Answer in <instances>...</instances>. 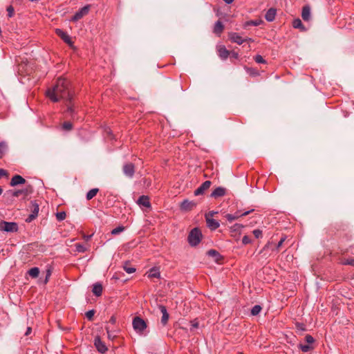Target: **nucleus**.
I'll return each mask as SVG.
<instances>
[{
    "label": "nucleus",
    "mask_w": 354,
    "mask_h": 354,
    "mask_svg": "<svg viewBox=\"0 0 354 354\" xmlns=\"http://www.w3.org/2000/svg\"><path fill=\"white\" fill-rule=\"evenodd\" d=\"M47 97L53 102H57L64 100L66 102L67 112L72 115L74 109L72 105L73 94L70 88V82L65 78L59 77L55 84L46 91Z\"/></svg>",
    "instance_id": "nucleus-1"
},
{
    "label": "nucleus",
    "mask_w": 354,
    "mask_h": 354,
    "mask_svg": "<svg viewBox=\"0 0 354 354\" xmlns=\"http://www.w3.org/2000/svg\"><path fill=\"white\" fill-rule=\"evenodd\" d=\"M203 234L201 230L198 227L193 228L189 233L187 236V241L190 246L196 247L201 241Z\"/></svg>",
    "instance_id": "nucleus-2"
},
{
    "label": "nucleus",
    "mask_w": 354,
    "mask_h": 354,
    "mask_svg": "<svg viewBox=\"0 0 354 354\" xmlns=\"http://www.w3.org/2000/svg\"><path fill=\"white\" fill-rule=\"evenodd\" d=\"M18 230V225L15 222H7L2 221L0 222V231L6 232H15Z\"/></svg>",
    "instance_id": "nucleus-3"
},
{
    "label": "nucleus",
    "mask_w": 354,
    "mask_h": 354,
    "mask_svg": "<svg viewBox=\"0 0 354 354\" xmlns=\"http://www.w3.org/2000/svg\"><path fill=\"white\" fill-rule=\"evenodd\" d=\"M133 327L138 333H142L147 328L146 322L140 317H136L133 319Z\"/></svg>",
    "instance_id": "nucleus-4"
},
{
    "label": "nucleus",
    "mask_w": 354,
    "mask_h": 354,
    "mask_svg": "<svg viewBox=\"0 0 354 354\" xmlns=\"http://www.w3.org/2000/svg\"><path fill=\"white\" fill-rule=\"evenodd\" d=\"M91 10V6L90 5H86L84 7H82L81 9H80L77 12H75V14L73 16L71 21H77L82 18H83L84 16L87 15Z\"/></svg>",
    "instance_id": "nucleus-5"
},
{
    "label": "nucleus",
    "mask_w": 354,
    "mask_h": 354,
    "mask_svg": "<svg viewBox=\"0 0 354 354\" xmlns=\"http://www.w3.org/2000/svg\"><path fill=\"white\" fill-rule=\"evenodd\" d=\"M39 210V204L35 201H32L30 206V211L31 214L26 218L27 222H31L33 221L37 216Z\"/></svg>",
    "instance_id": "nucleus-6"
},
{
    "label": "nucleus",
    "mask_w": 354,
    "mask_h": 354,
    "mask_svg": "<svg viewBox=\"0 0 354 354\" xmlns=\"http://www.w3.org/2000/svg\"><path fill=\"white\" fill-rule=\"evenodd\" d=\"M196 203L187 199L184 200L180 205V209L183 212H189L196 207Z\"/></svg>",
    "instance_id": "nucleus-7"
},
{
    "label": "nucleus",
    "mask_w": 354,
    "mask_h": 354,
    "mask_svg": "<svg viewBox=\"0 0 354 354\" xmlns=\"http://www.w3.org/2000/svg\"><path fill=\"white\" fill-rule=\"evenodd\" d=\"M208 257L213 259L214 262L217 264L225 263L223 257L215 250H209L207 252Z\"/></svg>",
    "instance_id": "nucleus-8"
},
{
    "label": "nucleus",
    "mask_w": 354,
    "mask_h": 354,
    "mask_svg": "<svg viewBox=\"0 0 354 354\" xmlns=\"http://www.w3.org/2000/svg\"><path fill=\"white\" fill-rule=\"evenodd\" d=\"M253 211H254L253 209H252L250 210H248V211H246V212H243V213H241L240 211H237L234 214H226L225 215V218H227V220L228 221L232 222V221H233L234 220L238 219L240 217L245 216L248 215L249 214H250Z\"/></svg>",
    "instance_id": "nucleus-9"
},
{
    "label": "nucleus",
    "mask_w": 354,
    "mask_h": 354,
    "mask_svg": "<svg viewBox=\"0 0 354 354\" xmlns=\"http://www.w3.org/2000/svg\"><path fill=\"white\" fill-rule=\"evenodd\" d=\"M94 344L97 348V350L101 353H104L107 351L108 348L104 344L103 342L100 339L99 337L95 338Z\"/></svg>",
    "instance_id": "nucleus-10"
},
{
    "label": "nucleus",
    "mask_w": 354,
    "mask_h": 354,
    "mask_svg": "<svg viewBox=\"0 0 354 354\" xmlns=\"http://www.w3.org/2000/svg\"><path fill=\"white\" fill-rule=\"evenodd\" d=\"M211 184H212V183L209 180L205 181L204 183H203L201 184V185L199 187H198L194 191V195L195 196H199V195L203 194L205 192V190H207V189L209 188Z\"/></svg>",
    "instance_id": "nucleus-11"
},
{
    "label": "nucleus",
    "mask_w": 354,
    "mask_h": 354,
    "mask_svg": "<svg viewBox=\"0 0 354 354\" xmlns=\"http://www.w3.org/2000/svg\"><path fill=\"white\" fill-rule=\"evenodd\" d=\"M123 171L128 177H133L135 173V167L133 163H127L123 167Z\"/></svg>",
    "instance_id": "nucleus-12"
},
{
    "label": "nucleus",
    "mask_w": 354,
    "mask_h": 354,
    "mask_svg": "<svg viewBox=\"0 0 354 354\" xmlns=\"http://www.w3.org/2000/svg\"><path fill=\"white\" fill-rule=\"evenodd\" d=\"M205 219L207 227L212 230L217 229L220 226L219 223L215 219L210 218L209 215H205Z\"/></svg>",
    "instance_id": "nucleus-13"
},
{
    "label": "nucleus",
    "mask_w": 354,
    "mask_h": 354,
    "mask_svg": "<svg viewBox=\"0 0 354 354\" xmlns=\"http://www.w3.org/2000/svg\"><path fill=\"white\" fill-rule=\"evenodd\" d=\"M55 32H56V34L59 37H60L65 43H66L69 45H72L71 39L70 36L66 32H65L64 31H63L62 30L59 29V28L56 29Z\"/></svg>",
    "instance_id": "nucleus-14"
},
{
    "label": "nucleus",
    "mask_w": 354,
    "mask_h": 354,
    "mask_svg": "<svg viewBox=\"0 0 354 354\" xmlns=\"http://www.w3.org/2000/svg\"><path fill=\"white\" fill-rule=\"evenodd\" d=\"M226 194V189L222 187H218L214 189L211 194V196L214 198H218L225 196Z\"/></svg>",
    "instance_id": "nucleus-15"
},
{
    "label": "nucleus",
    "mask_w": 354,
    "mask_h": 354,
    "mask_svg": "<svg viewBox=\"0 0 354 354\" xmlns=\"http://www.w3.org/2000/svg\"><path fill=\"white\" fill-rule=\"evenodd\" d=\"M229 38L230 39L234 42L236 43L237 44H242L247 39H243L238 33L236 32H231L229 34Z\"/></svg>",
    "instance_id": "nucleus-16"
},
{
    "label": "nucleus",
    "mask_w": 354,
    "mask_h": 354,
    "mask_svg": "<svg viewBox=\"0 0 354 354\" xmlns=\"http://www.w3.org/2000/svg\"><path fill=\"white\" fill-rule=\"evenodd\" d=\"M218 54L222 59H226L230 55V52L224 46H221L218 48Z\"/></svg>",
    "instance_id": "nucleus-17"
},
{
    "label": "nucleus",
    "mask_w": 354,
    "mask_h": 354,
    "mask_svg": "<svg viewBox=\"0 0 354 354\" xmlns=\"http://www.w3.org/2000/svg\"><path fill=\"white\" fill-rule=\"evenodd\" d=\"M138 204L139 205L145 207H150L151 203L149 201V198L147 196L142 195L139 197L138 200Z\"/></svg>",
    "instance_id": "nucleus-18"
},
{
    "label": "nucleus",
    "mask_w": 354,
    "mask_h": 354,
    "mask_svg": "<svg viewBox=\"0 0 354 354\" xmlns=\"http://www.w3.org/2000/svg\"><path fill=\"white\" fill-rule=\"evenodd\" d=\"M26 180L22 176L19 175H15L10 180V185L16 186L18 185L24 184Z\"/></svg>",
    "instance_id": "nucleus-19"
},
{
    "label": "nucleus",
    "mask_w": 354,
    "mask_h": 354,
    "mask_svg": "<svg viewBox=\"0 0 354 354\" xmlns=\"http://www.w3.org/2000/svg\"><path fill=\"white\" fill-rule=\"evenodd\" d=\"M301 17L306 21H308L310 20V8L309 6H305L303 7L302 12H301Z\"/></svg>",
    "instance_id": "nucleus-20"
},
{
    "label": "nucleus",
    "mask_w": 354,
    "mask_h": 354,
    "mask_svg": "<svg viewBox=\"0 0 354 354\" xmlns=\"http://www.w3.org/2000/svg\"><path fill=\"white\" fill-rule=\"evenodd\" d=\"M102 290L103 287L100 283H95L93 284L92 292L96 297L101 296L102 294Z\"/></svg>",
    "instance_id": "nucleus-21"
},
{
    "label": "nucleus",
    "mask_w": 354,
    "mask_h": 354,
    "mask_svg": "<svg viewBox=\"0 0 354 354\" xmlns=\"http://www.w3.org/2000/svg\"><path fill=\"white\" fill-rule=\"evenodd\" d=\"M160 312L162 314L161 323L165 326L167 324L169 319V314L167 311V308L164 306H160Z\"/></svg>",
    "instance_id": "nucleus-22"
},
{
    "label": "nucleus",
    "mask_w": 354,
    "mask_h": 354,
    "mask_svg": "<svg viewBox=\"0 0 354 354\" xmlns=\"http://www.w3.org/2000/svg\"><path fill=\"white\" fill-rule=\"evenodd\" d=\"M224 29V26L222 24L221 21H217L214 27V32L218 36H220V35L222 33Z\"/></svg>",
    "instance_id": "nucleus-23"
},
{
    "label": "nucleus",
    "mask_w": 354,
    "mask_h": 354,
    "mask_svg": "<svg viewBox=\"0 0 354 354\" xmlns=\"http://www.w3.org/2000/svg\"><path fill=\"white\" fill-rule=\"evenodd\" d=\"M277 11L274 8H270L266 13L265 18L268 21H272L275 19Z\"/></svg>",
    "instance_id": "nucleus-24"
},
{
    "label": "nucleus",
    "mask_w": 354,
    "mask_h": 354,
    "mask_svg": "<svg viewBox=\"0 0 354 354\" xmlns=\"http://www.w3.org/2000/svg\"><path fill=\"white\" fill-rule=\"evenodd\" d=\"M147 274L149 278H159L160 274L158 267H152L147 272Z\"/></svg>",
    "instance_id": "nucleus-25"
},
{
    "label": "nucleus",
    "mask_w": 354,
    "mask_h": 354,
    "mask_svg": "<svg viewBox=\"0 0 354 354\" xmlns=\"http://www.w3.org/2000/svg\"><path fill=\"white\" fill-rule=\"evenodd\" d=\"M28 194V189H21V190H17V191H8L7 192V194H9L14 197H19L21 194H24L25 196H27Z\"/></svg>",
    "instance_id": "nucleus-26"
},
{
    "label": "nucleus",
    "mask_w": 354,
    "mask_h": 354,
    "mask_svg": "<svg viewBox=\"0 0 354 354\" xmlns=\"http://www.w3.org/2000/svg\"><path fill=\"white\" fill-rule=\"evenodd\" d=\"M292 26L295 28L300 29L302 31H304L306 30L305 27L304 26L301 21L299 19H295L292 21Z\"/></svg>",
    "instance_id": "nucleus-27"
},
{
    "label": "nucleus",
    "mask_w": 354,
    "mask_h": 354,
    "mask_svg": "<svg viewBox=\"0 0 354 354\" xmlns=\"http://www.w3.org/2000/svg\"><path fill=\"white\" fill-rule=\"evenodd\" d=\"M98 192H99V189L98 188L91 189L86 194V199L88 201L91 200L93 198H94L96 196V194H97Z\"/></svg>",
    "instance_id": "nucleus-28"
},
{
    "label": "nucleus",
    "mask_w": 354,
    "mask_h": 354,
    "mask_svg": "<svg viewBox=\"0 0 354 354\" xmlns=\"http://www.w3.org/2000/svg\"><path fill=\"white\" fill-rule=\"evenodd\" d=\"M39 270L38 267H33L30 270L28 271V274L32 277V278H37L39 274Z\"/></svg>",
    "instance_id": "nucleus-29"
},
{
    "label": "nucleus",
    "mask_w": 354,
    "mask_h": 354,
    "mask_svg": "<svg viewBox=\"0 0 354 354\" xmlns=\"http://www.w3.org/2000/svg\"><path fill=\"white\" fill-rule=\"evenodd\" d=\"M7 150V145L4 142H0V158H1Z\"/></svg>",
    "instance_id": "nucleus-30"
},
{
    "label": "nucleus",
    "mask_w": 354,
    "mask_h": 354,
    "mask_svg": "<svg viewBox=\"0 0 354 354\" xmlns=\"http://www.w3.org/2000/svg\"><path fill=\"white\" fill-rule=\"evenodd\" d=\"M299 348L304 353L308 352L309 351L313 349V347L310 344H300L299 345Z\"/></svg>",
    "instance_id": "nucleus-31"
},
{
    "label": "nucleus",
    "mask_w": 354,
    "mask_h": 354,
    "mask_svg": "<svg viewBox=\"0 0 354 354\" xmlns=\"http://www.w3.org/2000/svg\"><path fill=\"white\" fill-rule=\"evenodd\" d=\"M243 227L244 226L242 224L235 223L231 227V231L239 233Z\"/></svg>",
    "instance_id": "nucleus-32"
},
{
    "label": "nucleus",
    "mask_w": 354,
    "mask_h": 354,
    "mask_svg": "<svg viewBox=\"0 0 354 354\" xmlns=\"http://www.w3.org/2000/svg\"><path fill=\"white\" fill-rule=\"evenodd\" d=\"M262 308L259 305H255L251 310V314L254 316L257 315L261 310Z\"/></svg>",
    "instance_id": "nucleus-33"
},
{
    "label": "nucleus",
    "mask_w": 354,
    "mask_h": 354,
    "mask_svg": "<svg viewBox=\"0 0 354 354\" xmlns=\"http://www.w3.org/2000/svg\"><path fill=\"white\" fill-rule=\"evenodd\" d=\"M124 230V227L123 226H118L111 230V234L112 235H117L120 233L122 232Z\"/></svg>",
    "instance_id": "nucleus-34"
},
{
    "label": "nucleus",
    "mask_w": 354,
    "mask_h": 354,
    "mask_svg": "<svg viewBox=\"0 0 354 354\" xmlns=\"http://www.w3.org/2000/svg\"><path fill=\"white\" fill-rule=\"evenodd\" d=\"M75 251L78 252H84L86 250V246L84 245L80 244V243L75 244Z\"/></svg>",
    "instance_id": "nucleus-35"
},
{
    "label": "nucleus",
    "mask_w": 354,
    "mask_h": 354,
    "mask_svg": "<svg viewBox=\"0 0 354 354\" xmlns=\"http://www.w3.org/2000/svg\"><path fill=\"white\" fill-rule=\"evenodd\" d=\"M52 274V269L50 267H49L48 269H46V276H45V279L44 281V284H46L49 280V278L50 277Z\"/></svg>",
    "instance_id": "nucleus-36"
},
{
    "label": "nucleus",
    "mask_w": 354,
    "mask_h": 354,
    "mask_svg": "<svg viewBox=\"0 0 354 354\" xmlns=\"http://www.w3.org/2000/svg\"><path fill=\"white\" fill-rule=\"evenodd\" d=\"M62 129L65 131H71L73 129V124L70 122H64L62 124Z\"/></svg>",
    "instance_id": "nucleus-37"
},
{
    "label": "nucleus",
    "mask_w": 354,
    "mask_h": 354,
    "mask_svg": "<svg viewBox=\"0 0 354 354\" xmlns=\"http://www.w3.org/2000/svg\"><path fill=\"white\" fill-rule=\"evenodd\" d=\"M66 216V214L65 212H59L56 214V218L59 221L64 220Z\"/></svg>",
    "instance_id": "nucleus-38"
},
{
    "label": "nucleus",
    "mask_w": 354,
    "mask_h": 354,
    "mask_svg": "<svg viewBox=\"0 0 354 354\" xmlns=\"http://www.w3.org/2000/svg\"><path fill=\"white\" fill-rule=\"evenodd\" d=\"M254 60L257 63L259 64H265L266 62L263 57L260 55H256L254 57Z\"/></svg>",
    "instance_id": "nucleus-39"
},
{
    "label": "nucleus",
    "mask_w": 354,
    "mask_h": 354,
    "mask_svg": "<svg viewBox=\"0 0 354 354\" xmlns=\"http://www.w3.org/2000/svg\"><path fill=\"white\" fill-rule=\"evenodd\" d=\"M95 314L94 310H90L86 313V317L88 320H92Z\"/></svg>",
    "instance_id": "nucleus-40"
},
{
    "label": "nucleus",
    "mask_w": 354,
    "mask_h": 354,
    "mask_svg": "<svg viewBox=\"0 0 354 354\" xmlns=\"http://www.w3.org/2000/svg\"><path fill=\"white\" fill-rule=\"evenodd\" d=\"M305 340L308 344H311L315 342V339L310 335H306L305 337Z\"/></svg>",
    "instance_id": "nucleus-41"
},
{
    "label": "nucleus",
    "mask_w": 354,
    "mask_h": 354,
    "mask_svg": "<svg viewBox=\"0 0 354 354\" xmlns=\"http://www.w3.org/2000/svg\"><path fill=\"white\" fill-rule=\"evenodd\" d=\"M7 12H8V16L9 17H12L15 14V10L14 8L12 6H9L7 8Z\"/></svg>",
    "instance_id": "nucleus-42"
},
{
    "label": "nucleus",
    "mask_w": 354,
    "mask_h": 354,
    "mask_svg": "<svg viewBox=\"0 0 354 354\" xmlns=\"http://www.w3.org/2000/svg\"><path fill=\"white\" fill-rule=\"evenodd\" d=\"M105 329H106L107 335H108V338L110 339H113L116 335L112 334L109 326H106Z\"/></svg>",
    "instance_id": "nucleus-43"
},
{
    "label": "nucleus",
    "mask_w": 354,
    "mask_h": 354,
    "mask_svg": "<svg viewBox=\"0 0 354 354\" xmlns=\"http://www.w3.org/2000/svg\"><path fill=\"white\" fill-rule=\"evenodd\" d=\"M253 234L257 239H259L262 236V231L259 229L254 230H253Z\"/></svg>",
    "instance_id": "nucleus-44"
},
{
    "label": "nucleus",
    "mask_w": 354,
    "mask_h": 354,
    "mask_svg": "<svg viewBox=\"0 0 354 354\" xmlns=\"http://www.w3.org/2000/svg\"><path fill=\"white\" fill-rule=\"evenodd\" d=\"M122 268L129 274L136 272V268L134 267H122Z\"/></svg>",
    "instance_id": "nucleus-45"
},
{
    "label": "nucleus",
    "mask_w": 354,
    "mask_h": 354,
    "mask_svg": "<svg viewBox=\"0 0 354 354\" xmlns=\"http://www.w3.org/2000/svg\"><path fill=\"white\" fill-rule=\"evenodd\" d=\"M286 240V236L284 237H282L280 241H279V243H277V246H276V248L277 250H279L280 249V248L281 247L283 243Z\"/></svg>",
    "instance_id": "nucleus-46"
},
{
    "label": "nucleus",
    "mask_w": 354,
    "mask_h": 354,
    "mask_svg": "<svg viewBox=\"0 0 354 354\" xmlns=\"http://www.w3.org/2000/svg\"><path fill=\"white\" fill-rule=\"evenodd\" d=\"M251 242L250 239L248 236H244L242 239V243L245 245L248 244Z\"/></svg>",
    "instance_id": "nucleus-47"
},
{
    "label": "nucleus",
    "mask_w": 354,
    "mask_h": 354,
    "mask_svg": "<svg viewBox=\"0 0 354 354\" xmlns=\"http://www.w3.org/2000/svg\"><path fill=\"white\" fill-rule=\"evenodd\" d=\"M344 266H354V259H347L344 263Z\"/></svg>",
    "instance_id": "nucleus-48"
},
{
    "label": "nucleus",
    "mask_w": 354,
    "mask_h": 354,
    "mask_svg": "<svg viewBox=\"0 0 354 354\" xmlns=\"http://www.w3.org/2000/svg\"><path fill=\"white\" fill-rule=\"evenodd\" d=\"M5 176H7V171L3 169H0V178Z\"/></svg>",
    "instance_id": "nucleus-49"
},
{
    "label": "nucleus",
    "mask_w": 354,
    "mask_h": 354,
    "mask_svg": "<svg viewBox=\"0 0 354 354\" xmlns=\"http://www.w3.org/2000/svg\"><path fill=\"white\" fill-rule=\"evenodd\" d=\"M296 326H297V329H299V330H306V328H305V327H304V324H299V323H297V324H296Z\"/></svg>",
    "instance_id": "nucleus-50"
},
{
    "label": "nucleus",
    "mask_w": 354,
    "mask_h": 354,
    "mask_svg": "<svg viewBox=\"0 0 354 354\" xmlns=\"http://www.w3.org/2000/svg\"><path fill=\"white\" fill-rule=\"evenodd\" d=\"M109 322L112 324H115L116 322V317L114 315L111 316L109 319Z\"/></svg>",
    "instance_id": "nucleus-51"
},
{
    "label": "nucleus",
    "mask_w": 354,
    "mask_h": 354,
    "mask_svg": "<svg viewBox=\"0 0 354 354\" xmlns=\"http://www.w3.org/2000/svg\"><path fill=\"white\" fill-rule=\"evenodd\" d=\"M32 332V328L31 327H28L27 329H26V331L25 333V335H28L31 333Z\"/></svg>",
    "instance_id": "nucleus-52"
},
{
    "label": "nucleus",
    "mask_w": 354,
    "mask_h": 354,
    "mask_svg": "<svg viewBox=\"0 0 354 354\" xmlns=\"http://www.w3.org/2000/svg\"><path fill=\"white\" fill-rule=\"evenodd\" d=\"M230 55H232V57L235 59H237L239 57V54L236 52H232Z\"/></svg>",
    "instance_id": "nucleus-53"
},
{
    "label": "nucleus",
    "mask_w": 354,
    "mask_h": 354,
    "mask_svg": "<svg viewBox=\"0 0 354 354\" xmlns=\"http://www.w3.org/2000/svg\"><path fill=\"white\" fill-rule=\"evenodd\" d=\"M226 3L230 4L234 1V0H223Z\"/></svg>",
    "instance_id": "nucleus-54"
},
{
    "label": "nucleus",
    "mask_w": 354,
    "mask_h": 354,
    "mask_svg": "<svg viewBox=\"0 0 354 354\" xmlns=\"http://www.w3.org/2000/svg\"><path fill=\"white\" fill-rule=\"evenodd\" d=\"M113 278H115L116 279H120V276L118 275V274L116 273L115 275H113Z\"/></svg>",
    "instance_id": "nucleus-55"
},
{
    "label": "nucleus",
    "mask_w": 354,
    "mask_h": 354,
    "mask_svg": "<svg viewBox=\"0 0 354 354\" xmlns=\"http://www.w3.org/2000/svg\"><path fill=\"white\" fill-rule=\"evenodd\" d=\"M216 212H209L207 215H209V216L210 217L211 216H213Z\"/></svg>",
    "instance_id": "nucleus-56"
},
{
    "label": "nucleus",
    "mask_w": 354,
    "mask_h": 354,
    "mask_svg": "<svg viewBox=\"0 0 354 354\" xmlns=\"http://www.w3.org/2000/svg\"><path fill=\"white\" fill-rule=\"evenodd\" d=\"M92 235H88V236H84V239L88 241L91 237Z\"/></svg>",
    "instance_id": "nucleus-57"
},
{
    "label": "nucleus",
    "mask_w": 354,
    "mask_h": 354,
    "mask_svg": "<svg viewBox=\"0 0 354 354\" xmlns=\"http://www.w3.org/2000/svg\"><path fill=\"white\" fill-rule=\"evenodd\" d=\"M2 192H3V189H1V187H0V195L1 194Z\"/></svg>",
    "instance_id": "nucleus-58"
},
{
    "label": "nucleus",
    "mask_w": 354,
    "mask_h": 354,
    "mask_svg": "<svg viewBox=\"0 0 354 354\" xmlns=\"http://www.w3.org/2000/svg\"><path fill=\"white\" fill-rule=\"evenodd\" d=\"M193 326L196 328L198 327V324H194Z\"/></svg>",
    "instance_id": "nucleus-59"
},
{
    "label": "nucleus",
    "mask_w": 354,
    "mask_h": 354,
    "mask_svg": "<svg viewBox=\"0 0 354 354\" xmlns=\"http://www.w3.org/2000/svg\"><path fill=\"white\" fill-rule=\"evenodd\" d=\"M263 268H265V267H263ZM266 268H270V267L267 266V267H266Z\"/></svg>",
    "instance_id": "nucleus-60"
}]
</instances>
